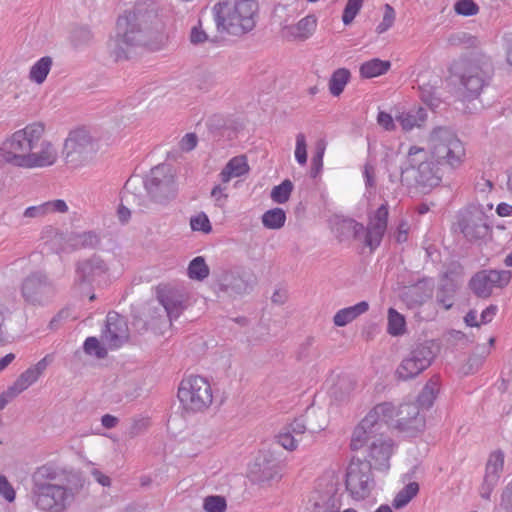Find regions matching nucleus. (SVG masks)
<instances>
[{
	"label": "nucleus",
	"mask_w": 512,
	"mask_h": 512,
	"mask_svg": "<svg viewBox=\"0 0 512 512\" xmlns=\"http://www.w3.org/2000/svg\"><path fill=\"white\" fill-rule=\"evenodd\" d=\"M427 147L428 150L417 145L409 147L401 164L403 184L430 190L442 181L441 166L456 169L464 162V144L449 127H434L428 134Z\"/></svg>",
	"instance_id": "f257e3e1"
},
{
	"label": "nucleus",
	"mask_w": 512,
	"mask_h": 512,
	"mask_svg": "<svg viewBox=\"0 0 512 512\" xmlns=\"http://www.w3.org/2000/svg\"><path fill=\"white\" fill-rule=\"evenodd\" d=\"M44 134L45 126L40 122L16 130L0 145V166L9 164L23 169L53 166L59 157L58 149Z\"/></svg>",
	"instance_id": "f03ea898"
},
{
	"label": "nucleus",
	"mask_w": 512,
	"mask_h": 512,
	"mask_svg": "<svg viewBox=\"0 0 512 512\" xmlns=\"http://www.w3.org/2000/svg\"><path fill=\"white\" fill-rule=\"evenodd\" d=\"M158 8L156 0H143L138 2L133 10L126 11L120 15L116 23L115 35L110 37L107 48L110 55L116 60L126 59L127 48L133 46H148L156 49L150 42L153 30L159 34L161 40L164 38L160 33L162 25L158 23Z\"/></svg>",
	"instance_id": "7ed1b4c3"
},
{
	"label": "nucleus",
	"mask_w": 512,
	"mask_h": 512,
	"mask_svg": "<svg viewBox=\"0 0 512 512\" xmlns=\"http://www.w3.org/2000/svg\"><path fill=\"white\" fill-rule=\"evenodd\" d=\"M395 420L394 427L406 436L413 437L424 430L425 417L415 403H403L396 407L390 402L374 406L355 427L351 438V449L359 450L372 433L388 428Z\"/></svg>",
	"instance_id": "20e7f679"
},
{
	"label": "nucleus",
	"mask_w": 512,
	"mask_h": 512,
	"mask_svg": "<svg viewBox=\"0 0 512 512\" xmlns=\"http://www.w3.org/2000/svg\"><path fill=\"white\" fill-rule=\"evenodd\" d=\"M257 13L255 0H223L213 6L217 30L233 36L250 32L255 27Z\"/></svg>",
	"instance_id": "39448f33"
},
{
	"label": "nucleus",
	"mask_w": 512,
	"mask_h": 512,
	"mask_svg": "<svg viewBox=\"0 0 512 512\" xmlns=\"http://www.w3.org/2000/svg\"><path fill=\"white\" fill-rule=\"evenodd\" d=\"M389 216L388 203H382L377 209L368 211V223L364 227L353 219H343L338 223L337 231L342 238L354 237L363 240V243L375 250L380 244L387 230Z\"/></svg>",
	"instance_id": "423d86ee"
},
{
	"label": "nucleus",
	"mask_w": 512,
	"mask_h": 512,
	"mask_svg": "<svg viewBox=\"0 0 512 512\" xmlns=\"http://www.w3.org/2000/svg\"><path fill=\"white\" fill-rule=\"evenodd\" d=\"M177 396L183 408L192 412L206 409L213 399L210 383L197 375H190L180 382Z\"/></svg>",
	"instance_id": "0eeeda50"
},
{
	"label": "nucleus",
	"mask_w": 512,
	"mask_h": 512,
	"mask_svg": "<svg viewBox=\"0 0 512 512\" xmlns=\"http://www.w3.org/2000/svg\"><path fill=\"white\" fill-rule=\"evenodd\" d=\"M74 498L75 492L71 487L58 483L31 489V500L41 512H63Z\"/></svg>",
	"instance_id": "6e6552de"
},
{
	"label": "nucleus",
	"mask_w": 512,
	"mask_h": 512,
	"mask_svg": "<svg viewBox=\"0 0 512 512\" xmlns=\"http://www.w3.org/2000/svg\"><path fill=\"white\" fill-rule=\"evenodd\" d=\"M456 225L464 238L470 242L483 240L492 231L489 216L481 205H469L460 210Z\"/></svg>",
	"instance_id": "1a4fd4ad"
},
{
	"label": "nucleus",
	"mask_w": 512,
	"mask_h": 512,
	"mask_svg": "<svg viewBox=\"0 0 512 512\" xmlns=\"http://www.w3.org/2000/svg\"><path fill=\"white\" fill-rule=\"evenodd\" d=\"M147 193L157 202H164L176 196L178 187L171 165L161 164L151 169L143 180Z\"/></svg>",
	"instance_id": "9d476101"
},
{
	"label": "nucleus",
	"mask_w": 512,
	"mask_h": 512,
	"mask_svg": "<svg viewBox=\"0 0 512 512\" xmlns=\"http://www.w3.org/2000/svg\"><path fill=\"white\" fill-rule=\"evenodd\" d=\"M96 153V145L85 129H76L69 133L65 140L63 155L71 167H79L92 159Z\"/></svg>",
	"instance_id": "9b49d317"
},
{
	"label": "nucleus",
	"mask_w": 512,
	"mask_h": 512,
	"mask_svg": "<svg viewBox=\"0 0 512 512\" xmlns=\"http://www.w3.org/2000/svg\"><path fill=\"white\" fill-rule=\"evenodd\" d=\"M434 358L435 353L429 344H418L401 360L395 371L396 377L403 381L414 379L432 364Z\"/></svg>",
	"instance_id": "f8f14e48"
},
{
	"label": "nucleus",
	"mask_w": 512,
	"mask_h": 512,
	"mask_svg": "<svg viewBox=\"0 0 512 512\" xmlns=\"http://www.w3.org/2000/svg\"><path fill=\"white\" fill-rule=\"evenodd\" d=\"M20 290L24 301L32 306H46L56 294L53 282L41 272H34L27 276Z\"/></svg>",
	"instance_id": "ddd939ff"
},
{
	"label": "nucleus",
	"mask_w": 512,
	"mask_h": 512,
	"mask_svg": "<svg viewBox=\"0 0 512 512\" xmlns=\"http://www.w3.org/2000/svg\"><path fill=\"white\" fill-rule=\"evenodd\" d=\"M374 487L371 464L367 461L353 459L346 472V489L355 500L369 496Z\"/></svg>",
	"instance_id": "4468645a"
},
{
	"label": "nucleus",
	"mask_w": 512,
	"mask_h": 512,
	"mask_svg": "<svg viewBox=\"0 0 512 512\" xmlns=\"http://www.w3.org/2000/svg\"><path fill=\"white\" fill-rule=\"evenodd\" d=\"M282 463L269 452H260L250 464L248 475L260 485H271L282 478Z\"/></svg>",
	"instance_id": "2eb2a0df"
},
{
	"label": "nucleus",
	"mask_w": 512,
	"mask_h": 512,
	"mask_svg": "<svg viewBox=\"0 0 512 512\" xmlns=\"http://www.w3.org/2000/svg\"><path fill=\"white\" fill-rule=\"evenodd\" d=\"M491 77V65L489 62L470 61L466 64L460 76V82L465 90L467 99L478 97Z\"/></svg>",
	"instance_id": "dca6fc26"
},
{
	"label": "nucleus",
	"mask_w": 512,
	"mask_h": 512,
	"mask_svg": "<svg viewBox=\"0 0 512 512\" xmlns=\"http://www.w3.org/2000/svg\"><path fill=\"white\" fill-rule=\"evenodd\" d=\"M508 270H481L469 281V288L479 298H489L494 288H504L511 280Z\"/></svg>",
	"instance_id": "f3484780"
},
{
	"label": "nucleus",
	"mask_w": 512,
	"mask_h": 512,
	"mask_svg": "<svg viewBox=\"0 0 512 512\" xmlns=\"http://www.w3.org/2000/svg\"><path fill=\"white\" fill-rule=\"evenodd\" d=\"M385 429L372 433L369 435L363 445L359 448H363L369 445V458L371 467L373 466L377 470L386 471L389 469V460L394 452V441L384 435Z\"/></svg>",
	"instance_id": "a211bd4d"
},
{
	"label": "nucleus",
	"mask_w": 512,
	"mask_h": 512,
	"mask_svg": "<svg viewBox=\"0 0 512 512\" xmlns=\"http://www.w3.org/2000/svg\"><path fill=\"white\" fill-rule=\"evenodd\" d=\"M109 267L99 256L80 261L76 266L75 283L91 287L106 283L108 280Z\"/></svg>",
	"instance_id": "6ab92c4d"
},
{
	"label": "nucleus",
	"mask_w": 512,
	"mask_h": 512,
	"mask_svg": "<svg viewBox=\"0 0 512 512\" xmlns=\"http://www.w3.org/2000/svg\"><path fill=\"white\" fill-rule=\"evenodd\" d=\"M128 326L124 317L116 312H109L106 317L102 340L110 349H117L128 339Z\"/></svg>",
	"instance_id": "aec40b11"
},
{
	"label": "nucleus",
	"mask_w": 512,
	"mask_h": 512,
	"mask_svg": "<svg viewBox=\"0 0 512 512\" xmlns=\"http://www.w3.org/2000/svg\"><path fill=\"white\" fill-rule=\"evenodd\" d=\"M157 298L164 307L170 322L178 319L187 306V295L178 288H161L158 291Z\"/></svg>",
	"instance_id": "412c9836"
},
{
	"label": "nucleus",
	"mask_w": 512,
	"mask_h": 512,
	"mask_svg": "<svg viewBox=\"0 0 512 512\" xmlns=\"http://www.w3.org/2000/svg\"><path fill=\"white\" fill-rule=\"evenodd\" d=\"M504 458V453L500 450L494 451L489 455L484 480L480 487V495L482 498H490L494 487L497 485L501 477L504 467Z\"/></svg>",
	"instance_id": "4be33fe9"
},
{
	"label": "nucleus",
	"mask_w": 512,
	"mask_h": 512,
	"mask_svg": "<svg viewBox=\"0 0 512 512\" xmlns=\"http://www.w3.org/2000/svg\"><path fill=\"white\" fill-rule=\"evenodd\" d=\"M317 26V19L314 15H307L296 24H282L281 37L288 40H306L314 33Z\"/></svg>",
	"instance_id": "5701e85b"
},
{
	"label": "nucleus",
	"mask_w": 512,
	"mask_h": 512,
	"mask_svg": "<svg viewBox=\"0 0 512 512\" xmlns=\"http://www.w3.org/2000/svg\"><path fill=\"white\" fill-rule=\"evenodd\" d=\"M306 429L304 418H296L277 435V441L286 450L293 451L297 448Z\"/></svg>",
	"instance_id": "b1692460"
},
{
	"label": "nucleus",
	"mask_w": 512,
	"mask_h": 512,
	"mask_svg": "<svg viewBox=\"0 0 512 512\" xmlns=\"http://www.w3.org/2000/svg\"><path fill=\"white\" fill-rule=\"evenodd\" d=\"M48 357L49 356H45L44 358L39 360L35 365L26 369L11 385L18 394L25 391L28 387H30L39 379V377L43 374V372L46 370L49 364Z\"/></svg>",
	"instance_id": "393cba45"
},
{
	"label": "nucleus",
	"mask_w": 512,
	"mask_h": 512,
	"mask_svg": "<svg viewBox=\"0 0 512 512\" xmlns=\"http://www.w3.org/2000/svg\"><path fill=\"white\" fill-rule=\"evenodd\" d=\"M395 120L399 123L402 130L409 132L415 128H421L427 120V111L422 107L397 111Z\"/></svg>",
	"instance_id": "a878e982"
},
{
	"label": "nucleus",
	"mask_w": 512,
	"mask_h": 512,
	"mask_svg": "<svg viewBox=\"0 0 512 512\" xmlns=\"http://www.w3.org/2000/svg\"><path fill=\"white\" fill-rule=\"evenodd\" d=\"M433 295V283L419 281L404 293V301L410 307H417L428 301Z\"/></svg>",
	"instance_id": "bb28decb"
},
{
	"label": "nucleus",
	"mask_w": 512,
	"mask_h": 512,
	"mask_svg": "<svg viewBox=\"0 0 512 512\" xmlns=\"http://www.w3.org/2000/svg\"><path fill=\"white\" fill-rule=\"evenodd\" d=\"M68 206L64 200L47 201L36 206L27 207L23 213L26 218H43L53 212L65 213Z\"/></svg>",
	"instance_id": "cd10ccee"
},
{
	"label": "nucleus",
	"mask_w": 512,
	"mask_h": 512,
	"mask_svg": "<svg viewBox=\"0 0 512 512\" xmlns=\"http://www.w3.org/2000/svg\"><path fill=\"white\" fill-rule=\"evenodd\" d=\"M369 309L367 301H361L349 307H345L336 312L333 317V322L338 327H344L358 318L360 315L366 313Z\"/></svg>",
	"instance_id": "c85d7f7f"
},
{
	"label": "nucleus",
	"mask_w": 512,
	"mask_h": 512,
	"mask_svg": "<svg viewBox=\"0 0 512 512\" xmlns=\"http://www.w3.org/2000/svg\"><path fill=\"white\" fill-rule=\"evenodd\" d=\"M249 166L244 156H236L228 161L220 172V179L223 183H228L232 178L241 177L248 173Z\"/></svg>",
	"instance_id": "c756f323"
},
{
	"label": "nucleus",
	"mask_w": 512,
	"mask_h": 512,
	"mask_svg": "<svg viewBox=\"0 0 512 512\" xmlns=\"http://www.w3.org/2000/svg\"><path fill=\"white\" fill-rule=\"evenodd\" d=\"M390 68V61L373 58L360 65L359 74L361 78L371 79L386 74Z\"/></svg>",
	"instance_id": "7c9ffc66"
},
{
	"label": "nucleus",
	"mask_w": 512,
	"mask_h": 512,
	"mask_svg": "<svg viewBox=\"0 0 512 512\" xmlns=\"http://www.w3.org/2000/svg\"><path fill=\"white\" fill-rule=\"evenodd\" d=\"M440 381L434 376L427 381L417 398V405L422 409H429L439 393Z\"/></svg>",
	"instance_id": "2f4dec72"
},
{
	"label": "nucleus",
	"mask_w": 512,
	"mask_h": 512,
	"mask_svg": "<svg viewBox=\"0 0 512 512\" xmlns=\"http://www.w3.org/2000/svg\"><path fill=\"white\" fill-rule=\"evenodd\" d=\"M58 478V469L51 464L38 467L32 474V488L53 485Z\"/></svg>",
	"instance_id": "473e14b6"
},
{
	"label": "nucleus",
	"mask_w": 512,
	"mask_h": 512,
	"mask_svg": "<svg viewBox=\"0 0 512 512\" xmlns=\"http://www.w3.org/2000/svg\"><path fill=\"white\" fill-rule=\"evenodd\" d=\"M53 65V59L50 56H43L38 59L29 70V80L35 84L45 82Z\"/></svg>",
	"instance_id": "72a5a7b5"
},
{
	"label": "nucleus",
	"mask_w": 512,
	"mask_h": 512,
	"mask_svg": "<svg viewBox=\"0 0 512 512\" xmlns=\"http://www.w3.org/2000/svg\"><path fill=\"white\" fill-rule=\"evenodd\" d=\"M350 78H351V73L348 69H346V68L336 69L332 73V75L329 79V82H328V88H329V92L331 93V95L334 97H339L343 93L346 85L349 83Z\"/></svg>",
	"instance_id": "f704fd0d"
},
{
	"label": "nucleus",
	"mask_w": 512,
	"mask_h": 512,
	"mask_svg": "<svg viewBox=\"0 0 512 512\" xmlns=\"http://www.w3.org/2000/svg\"><path fill=\"white\" fill-rule=\"evenodd\" d=\"M387 333L391 336H401L406 332L405 317L400 314L396 309L389 308L387 315Z\"/></svg>",
	"instance_id": "c9c22d12"
},
{
	"label": "nucleus",
	"mask_w": 512,
	"mask_h": 512,
	"mask_svg": "<svg viewBox=\"0 0 512 512\" xmlns=\"http://www.w3.org/2000/svg\"><path fill=\"white\" fill-rule=\"evenodd\" d=\"M262 224L265 228L278 230L285 225L286 213L282 208H273L267 210L261 217Z\"/></svg>",
	"instance_id": "e433bc0d"
},
{
	"label": "nucleus",
	"mask_w": 512,
	"mask_h": 512,
	"mask_svg": "<svg viewBox=\"0 0 512 512\" xmlns=\"http://www.w3.org/2000/svg\"><path fill=\"white\" fill-rule=\"evenodd\" d=\"M209 273L210 269L202 256L192 259L187 268V275L192 280L203 281L209 276Z\"/></svg>",
	"instance_id": "4c0bfd02"
},
{
	"label": "nucleus",
	"mask_w": 512,
	"mask_h": 512,
	"mask_svg": "<svg viewBox=\"0 0 512 512\" xmlns=\"http://www.w3.org/2000/svg\"><path fill=\"white\" fill-rule=\"evenodd\" d=\"M419 492L417 482H410L405 485L394 497L392 505L396 509L405 507Z\"/></svg>",
	"instance_id": "58836bf2"
},
{
	"label": "nucleus",
	"mask_w": 512,
	"mask_h": 512,
	"mask_svg": "<svg viewBox=\"0 0 512 512\" xmlns=\"http://www.w3.org/2000/svg\"><path fill=\"white\" fill-rule=\"evenodd\" d=\"M293 190V184L290 180L286 179L281 184L275 186L271 191V199L278 204L286 203Z\"/></svg>",
	"instance_id": "ea45409f"
},
{
	"label": "nucleus",
	"mask_w": 512,
	"mask_h": 512,
	"mask_svg": "<svg viewBox=\"0 0 512 512\" xmlns=\"http://www.w3.org/2000/svg\"><path fill=\"white\" fill-rule=\"evenodd\" d=\"M202 507L205 512H226L227 501L222 495H208L203 499Z\"/></svg>",
	"instance_id": "a19ab883"
},
{
	"label": "nucleus",
	"mask_w": 512,
	"mask_h": 512,
	"mask_svg": "<svg viewBox=\"0 0 512 512\" xmlns=\"http://www.w3.org/2000/svg\"><path fill=\"white\" fill-rule=\"evenodd\" d=\"M396 20L395 9L390 4H385L383 7V17L381 22L376 26V33L383 34L394 25Z\"/></svg>",
	"instance_id": "79ce46f5"
},
{
	"label": "nucleus",
	"mask_w": 512,
	"mask_h": 512,
	"mask_svg": "<svg viewBox=\"0 0 512 512\" xmlns=\"http://www.w3.org/2000/svg\"><path fill=\"white\" fill-rule=\"evenodd\" d=\"M190 227L194 232L209 234L212 231L211 222L204 212H199L190 218Z\"/></svg>",
	"instance_id": "37998d69"
},
{
	"label": "nucleus",
	"mask_w": 512,
	"mask_h": 512,
	"mask_svg": "<svg viewBox=\"0 0 512 512\" xmlns=\"http://www.w3.org/2000/svg\"><path fill=\"white\" fill-rule=\"evenodd\" d=\"M364 0H348L342 14L344 25L351 24L363 6Z\"/></svg>",
	"instance_id": "c03bdc74"
},
{
	"label": "nucleus",
	"mask_w": 512,
	"mask_h": 512,
	"mask_svg": "<svg viewBox=\"0 0 512 512\" xmlns=\"http://www.w3.org/2000/svg\"><path fill=\"white\" fill-rule=\"evenodd\" d=\"M83 348L87 354L96 356L98 358H103L107 354L106 349L95 337H88L84 342Z\"/></svg>",
	"instance_id": "a18cd8bd"
},
{
	"label": "nucleus",
	"mask_w": 512,
	"mask_h": 512,
	"mask_svg": "<svg viewBox=\"0 0 512 512\" xmlns=\"http://www.w3.org/2000/svg\"><path fill=\"white\" fill-rule=\"evenodd\" d=\"M454 10L458 15L473 16L478 13L479 7L473 0H458L454 4Z\"/></svg>",
	"instance_id": "49530a36"
},
{
	"label": "nucleus",
	"mask_w": 512,
	"mask_h": 512,
	"mask_svg": "<svg viewBox=\"0 0 512 512\" xmlns=\"http://www.w3.org/2000/svg\"><path fill=\"white\" fill-rule=\"evenodd\" d=\"M295 159L300 165H305L307 162V143L303 133L296 135Z\"/></svg>",
	"instance_id": "de8ad7c7"
},
{
	"label": "nucleus",
	"mask_w": 512,
	"mask_h": 512,
	"mask_svg": "<svg viewBox=\"0 0 512 512\" xmlns=\"http://www.w3.org/2000/svg\"><path fill=\"white\" fill-rule=\"evenodd\" d=\"M324 152H325V143L323 141H319L316 145V151L312 158V169H311L312 177H316L318 175V173L322 170Z\"/></svg>",
	"instance_id": "09e8293b"
},
{
	"label": "nucleus",
	"mask_w": 512,
	"mask_h": 512,
	"mask_svg": "<svg viewBox=\"0 0 512 512\" xmlns=\"http://www.w3.org/2000/svg\"><path fill=\"white\" fill-rule=\"evenodd\" d=\"M92 39V32L87 27H79L72 33V42L75 47L88 44Z\"/></svg>",
	"instance_id": "8fccbe9b"
},
{
	"label": "nucleus",
	"mask_w": 512,
	"mask_h": 512,
	"mask_svg": "<svg viewBox=\"0 0 512 512\" xmlns=\"http://www.w3.org/2000/svg\"><path fill=\"white\" fill-rule=\"evenodd\" d=\"M99 242V236L92 231L84 232L77 236V245H79L80 247L94 248L99 244Z\"/></svg>",
	"instance_id": "3c124183"
},
{
	"label": "nucleus",
	"mask_w": 512,
	"mask_h": 512,
	"mask_svg": "<svg viewBox=\"0 0 512 512\" xmlns=\"http://www.w3.org/2000/svg\"><path fill=\"white\" fill-rule=\"evenodd\" d=\"M0 496L3 497L7 502H13L16 497V492L13 486L3 475H0Z\"/></svg>",
	"instance_id": "603ef678"
},
{
	"label": "nucleus",
	"mask_w": 512,
	"mask_h": 512,
	"mask_svg": "<svg viewBox=\"0 0 512 512\" xmlns=\"http://www.w3.org/2000/svg\"><path fill=\"white\" fill-rule=\"evenodd\" d=\"M395 121V116L393 117L387 112L380 111L377 115L378 125L386 131H393L396 129Z\"/></svg>",
	"instance_id": "864d4df0"
},
{
	"label": "nucleus",
	"mask_w": 512,
	"mask_h": 512,
	"mask_svg": "<svg viewBox=\"0 0 512 512\" xmlns=\"http://www.w3.org/2000/svg\"><path fill=\"white\" fill-rule=\"evenodd\" d=\"M500 508L504 512H512V480L503 489Z\"/></svg>",
	"instance_id": "5fc2aeb1"
},
{
	"label": "nucleus",
	"mask_w": 512,
	"mask_h": 512,
	"mask_svg": "<svg viewBox=\"0 0 512 512\" xmlns=\"http://www.w3.org/2000/svg\"><path fill=\"white\" fill-rule=\"evenodd\" d=\"M211 196L215 200L217 206H224L228 198L226 187H222L221 185L214 186L211 191Z\"/></svg>",
	"instance_id": "6e6d98bb"
},
{
	"label": "nucleus",
	"mask_w": 512,
	"mask_h": 512,
	"mask_svg": "<svg viewBox=\"0 0 512 512\" xmlns=\"http://www.w3.org/2000/svg\"><path fill=\"white\" fill-rule=\"evenodd\" d=\"M207 40V34L202 29L201 22H198L197 26H194L190 32V41L193 44H201Z\"/></svg>",
	"instance_id": "4d7b16f0"
},
{
	"label": "nucleus",
	"mask_w": 512,
	"mask_h": 512,
	"mask_svg": "<svg viewBox=\"0 0 512 512\" xmlns=\"http://www.w3.org/2000/svg\"><path fill=\"white\" fill-rule=\"evenodd\" d=\"M498 312V306L491 304L487 308H485L480 315V323L488 324L490 323Z\"/></svg>",
	"instance_id": "13d9d810"
},
{
	"label": "nucleus",
	"mask_w": 512,
	"mask_h": 512,
	"mask_svg": "<svg viewBox=\"0 0 512 512\" xmlns=\"http://www.w3.org/2000/svg\"><path fill=\"white\" fill-rule=\"evenodd\" d=\"M197 145V136L194 133H187L180 141V147L183 151H191Z\"/></svg>",
	"instance_id": "bf43d9fd"
},
{
	"label": "nucleus",
	"mask_w": 512,
	"mask_h": 512,
	"mask_svg": "<svg viewBox=\"0 0 512 512\" xmlns=\"http://www.w3.org/2000/svg\"><path fill=\"white\" fill-rule=\"evenodd\" d=\"M19 395L12 386H9L8 389L0 394V410H3L7 404Z\"/></svg>",
	"instance_id": "052dcab7"
},
{
	"label": "nucleus",
	"mask_w": 512,
	"mask_h": 512,
	"mask_svg": "<svg viewBox=\"0 0 512 512\" xmlns=\"http://www.w3.org/2000/svg\"><path fill=\"white\" fill-rule=\"evenodd\" d=\"M9 314V308L0 300V343L5 339L4 323Z\"/></svg>",
	"instance_id": "680f3d73"
},
{
	"label": "nucleus",
	"mask_w": 512,
	"mask_h": 512,
	"mask_svg": "<svg viewBox=\"0 0 512 512\" xmlns=\"http://www.w3.org/2000/svg\"><path fill=\"white\" fill-rule=\"evenodd\" d=\"M231 290L237 294L246 293L249 289L248 283L241 277L234 278L230 284Z\"/></svg>",
	"instance_id": "e2e57ef3"
},
{
	"label": "nucleus",
	"mask_w": 512,
	"mask_h": 512,
	"mask_svg": "<svg viewBox=\"0 0 512 512\" xmlns=\"http://www.w3.org/2000/svg\"><path fill=\"white\" fill-rule=\"evenodd\" d=\"M363 175H364L366 186L367 187H374V185H375V181H374V168L371 165L366 164L365 167H364Z\"/></svg>",
	"instance_id": "0e129e2a"
},
{
	"label": "nucleus",
	"mask_w": 512,
	"mask_h": 512,
	"mask_svg": "<svg viewBox=\"0 0 512 512\" xmlns=\"http://www.w3.org/2000/svg\"><path fill=\"white\" fill-rule=\"evenodd\" d=\"M407 237H408V225L406 222H401L397 229L396 241L399 243H403L407 240Z\"/></svg>",
	"instance_id": "69168bd1"
},
{
	"label": "nucleus",
	"mask_w": 512,
	"mask_h": 512,
	"mask_svg": "<svg viewBox=\"0 0 512 512\" xmlns=\"http://www.w3.org/2000/svg\"><path fill=\"white\" fill-rule=\"evenodd\" d=\"M464 322L469 327H479L481 325L480 321L477 320V311L470 310L464 317Z\"/></svg>",
	"instance_id": "338daca9"
},
{
	"label": "nucleus",
	"mask_w": 512,
	"mask_h": 512,
	"mask_svg": "<svg viewBox=\"0 0 512 512\" xmlns=\"http://www.w3.org/2000/svg\"><path fill=\"white\" fill-rule=\"evenodd\" d=\"M506 47L507 62L512 66V33H508L504 37Z\"/></svg>",
	"instance_id": "774afa93"
}]
</instances>
